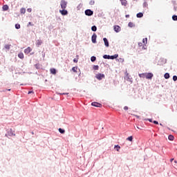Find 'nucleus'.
Listing matches in <instances>:
<instances>
[{"label": "nucleus", "mask_w": 177, "mask_h": 177, "mask_svg": "<svg viewBox=\"0 0 177 177\" xmlns=\"http://www.w3.org/2000/svg\"><path fill=\"white\" fill-rule=\"evenodd\" d=\"M73 62H74V63H78V58L77 59H73Z\"/></svg>", "instance_id": "obj_39"}, {"label": "nucleus", "mask_w": 177, "mask_h": 177, "mask_svg": "<svg viewBox=\"0 0 177 177\" xmlns=\"http://www.w3.org/2000/svg\"><path fill=\"white\" fill-rule=\"evenodd\" d=\"M172 19H173L174 21H177V15H173V16H172Z\"/></svg>", "instance_id": "obj_29"}, {"label": "nucleus", "mask_w": 177, "mask_h": 177, "mask_svg": "<svg viewBox=\"0 0 177 177\" xmlns=\"http://www.w3.org/2000/svg\"><path fill=\"white\" fill-rule=\"evenodd\" d=\"M32 26V24H31V22H29V23H28V26Z\"/></svg>", "instance_id": "obj_45"}, {"label": "nucleus", "mask_w": 177, "mask_h": 177, "mask_svg": "<svg viewBox=\"0 0 177 177\" xmlns=\"http://www.w3.org/2000/svg\"><path fill=\"white\" fill-rule=\"evenodd\" d=\"M118 57V54H115L114 55H109V59L111 60H114V59H117Z\"/></svg>", "instance_id": "obj_11"}, {"label": "nucleus", "mask_w": 177, "mask_h": 177, "mask_svg": "<svg viewBox=\"0 0 177 177\" xmlns=\"http://www.w3.org/2000/svg\"><path fill=\"white\" fill-rule=\"evenodd\" d=\"M125 75H126L125 78H127V81H131V78L129 77V73H128V72H126Z\"/></svg>", "instance_id": "obj_16"}, {"label": "nucleus", "mask_w": 177, "mask_h": 177, "mask_svg": "<svg viewBox=\"0 0 177 177\" xmlns=\"http://www.w3.org/2000/svg\"><path fill=\"white\" fill-rule=\"evenodd\" d=\"M114 149H116V150L118 151H120V149H121V147H120V145H115Z\"/></svg>", "instance_id": "obj_19"}, {"label": "nucleus", "mask_w": 177, "mask_h": 177, "mask_svg": "<svg viewBox=\"0 0 177 177\" xmlns=\"http://www.w3.org/2000/svg\"><path fill=\"white\" fill-rule=\"evenodd\" d=\"M91 106H93L94 107H102V104L94 102L91 103Z\"/></svg>", "instance_id": "obj_8"}, {"label": "nucleus", "mask_w": 177, "mask_h": 177, "mask_svg": "<svg viewBox=\"0 0 177 177\" xmlns=\"http://www.w3.org/2000/svg\"><path fill=\"white\" fill-rule=\"evenodd\" d=\"M91 30H92V31H96V30H97V28H96L95 26H93L91 27Z\"/></svg>", "instance_id": "obj_30"}, {"label": "nucleus", "mask_w": 177, "mask_h": 177, "mask_svg": "<svg viewBox=\"0 0 177 177\" xmlns=\"http://www.w3.org/2000/svg\"><path fill=\"white\" fill-rule=\"evenodd\" d=\"M59 13H61L62 16H66L68 15V12L66 9L59 10Z\"/></svg>", "instance_id": "obj_3"}, {"label": "nucleus", "mask_w": 177, "mask_h": 177, "mask_svg": "<svg viewBox=\"0 0 177 177\" xmlns=\"http://www.w3.org/2000/svg\"><path fill=\"white\" fill-rule=\"evenodd\" d=\"M103 41H104V45H105V46H106V48H109V40H107V38H106V37H104V39H103Z\"/></svg>", "instance_id": "obj_9"}, {"label": "nucleus", "mask_w": 177, "mask_h": 177, "mask_svg": "<svg viewBox=\"0 0 177 177\" xmlns=\"http://www.w3.org/2000/svg\"><path fill=\"white\" fill-rule=\"evenodd\" d=\"M145 78H147V80H151L153 78V73H145Z\"/></svg>", "instance_id": "obj_6"}, {"label": "nucleus", "mask_w": 177, "mask_h": 177, "mask_svg": "<svg viewBox=\"0 0 177 177\" xmlns=\"http://www.w3.org/2000/svg\"><path fill=\"white\" fill-rule=\"evenodd\" d=\"M174 160V158H172V159L170 160L171 162H172V160Z\"/></svg>", "instance_id": "obj_49"}, {"label": "nucleus", "mask_w": 177, "mask_h": 177, "mask_svg": "<svg viewBox=\"0 0 177 177\" xmlns=\"http://www.w3.org/2000/svg\"><path fill=\"white\" fill-rule=\"evenodd\" d=\"M28 95H30V93H34V92L33 91H28Z\"/></svg>", "instance_id": "obj_44"}, {"label": "nucleus", "mask_w": 177, "mask_h": 177, "mask_svg": "<svg viewBox=\"0 0 177 177\" xmlns=\"http://www.w3.org/2000/svg\"><path fill=\"white\" fill-rule=\"evenodd\" d=\"M50 72L51 74H53L54 75H55L56 74V69L55 68H50Z\"/></svg>", "instance_id": "obj_14"}, {"label": "nucleus", "mask_w": 177, "mask_h": 177, "mask_svg": "<svg viewBox=\"0 0 177 177\" xmlns=\"http://www.w3.org/2000/svg\"><path fill=\"white\" fill-rule=\"evenodd\" d=\"M138 46H143V44H142V43H138Z\"/></svg>", "instance_id": "obj_43"}, {"label": "nucleus", "mask_w": 177, "mask_h": 177, "mask_svg": "<svg viewBox=\"0 0 177 177\" xmlns=\"http://www.w3.org/2000/svg\"><path fill=\"white\" fill-rule=\"evenodd\" d=\"M96 38H97V35H96V34L94 33L91 37V41L93 44H96Z\"/></svg>", "instance_id": "obj_7"}, {"label": "nucleus", "mask_w": 177, "mask_h": 177, "mask_svg": "<svg viewBox=\"0 0 177 177\" xmlns=\"http://www.w3.org/2000/svg\"><path fill=\"white\" fill-rule=\"evenodd\" d=\"M103 58H104V59H110V55H104L103 56Z\"/></svg>", "instance_id": "obj_33"}, {"label": "nucleus", "mask_w": 177, "mask_h": 177, "mask_svg": "<svg viewBox=\"0 0 177 177\" xmlns=\"http://www.w3.org/2000/svg\"><path fill=\"white\" fill-rule=\"evenodd\" d=\"M153 124H156V125H158V121L154 120V121H153Z\"/></svg>", "instance_id": "obj_41"}, {"label": "nucleus", "mask_w": 177, "mask_h": 177, "mask_svg": "<svg viewBox=\"0 0 177 177\" xmlns=\"http://www.w3.org/2000/svg\"><path fill=\"white\" fill-rule=\"evenodd\" d=\"M137 17H138V18L143 17V13H142V12L138 13Z\"/></svg>", "instance_id": "obj_22"}, {"label": "nucleus", "mask_w": 177, "mask_h": 177, "mask_svg": "<svg viewBox=\"0 0 177 177\" xmlns=\"http://www.w3.org/2000/svg\"><path fill=\"white\" fill-rule=\"evenodd\" d=\"M142 42L143 44H147V38L143 39Z\"/></svg>", "instance_id": "obj_35"}, {"label": "nucleus", "mask_w": 177, "mask_h": 177, "mask_svg": "<svg viewBox=\"0 0 177 177\" xmlns=\"http://www.w3.org/2000/svg\"><path fill=\"white\" fill-rule=\"evenodd\" d=\"M168 139L169 140H174V139H175V137H174V136L172 135H169Z\"/></svg>", "instance_id": "obj_20"}, {"label": "nucleus", "mask_w": 177, "mask_h": 177, "mask_svg": "<svg viewBox=\"0 0 177 177\" xmlns=\"http://www.w3.org/2000/svg\"><path fill=\"white\" fill-rule=\"evenodd\" d=\"M31 50H32V49H31L30 47H28L26 49L24 50V53H26V55H28V53H30Z\"/></svg>", "instance_id": "obj_10"}, {"label": "nucleus", "mask_w": 177, "mask_h": 177, "mask_svg": "<svg viewBox=\"0 0 177 177\" xmlns=\"http://www.w3.org/2000/svg\"><path fill=\"white\" fill-rule=\"evenodd\" d=\"M15 28H17V30L20 29V24H15Z\"/></svg>", "instance_id": "obj_31"}, {"label": "nucleus", "mask_w": 177, "mask_h": 177, "mask_svg": "<svg viewBox=\"0 0 177 177\" xmlns=\"http://www.w3.org/2000/svg\"><path fill=\"white\" fill-rule=\"evenodd\" d=\"M6 90H3V92H5Z\"/></svg>", "instance_id": "obj_51"}, {"label": "nucleus", "mask_w": 177, "mask_h": 177, "mask_svg": "<svg viewBox=\"0 0 177 177\" xmlns=\"http://www.w3.org/2000/svg\"><path fill=\"white\" fill-rule=\"evenodd\" d=\"M20 12H21V13L24 15V13H26V8H21Z\"/></svg>", "instance_id": "obj_21"}, {"label": "nucleus", "mask_w": 177, "mask_h": 177, "mask_svg": "<svg viewBox=\"0 0 177 177\" xmlns=\"http://www.w3.org/2000/svg\"><path fill=\"white\" fill-rule=\"evenodd\" d=\"M18 57H19V59H24V54H23V53H19L18 54Z\"/></svg>", "instance_id": "obj_15"}, {"label": "nucleus", "mask_w": 177, "mask_h": 177, "mask_svg": "<svg viewBox=\"0 0 177 177\" xmlns=\"http://www.w3.org/2000/svg\"><path fill=\"white\" fill-rule=\"evenodd\" d=\"M120 2L122 6H126L127 3H128V1H127V0H120Z\"/></svg>", "instance_id": "obj_12"}, {"label": "nucleus", "mask_w": 177, "mask_h": 177, "mask_svg": "<svg viewBox=\"0 0 177 177\" xmlns=\"http://www.w3.org/2000/svg\"><path fill=\"white\" fill-rule=\"evenodd\" d=\"M31 11H32L31 8H28L27 9V12H29V13H31Z\"/></svg>", "instance_id": "obj_40"}, {"label": "nucleus", "mask_w": 177, "mask_h": 177, "mask_svg": "<svg viewBox=\"0 0 177 177\" xmlns=\"http://www.w3.org/2000/svg\"><path fill=\"white\" fill-rule=\"evenodd\" d=\"M137 129H139V127H137Z\"/></svg>", "instance_id": "obj_52"}, {"label": "nucleus", "mask_w": 177, "mask_h": 177, "mask_svg": "<svg viewBox=\"0 0 177 177\" xmlns=\"http://www.w3.org/2000/svg\"><path fill=\"white\" fill-rule=\"evenodd\" d=\"M58 131H59V132L60 133H64L66 132V131H65L64 129H61V128H59V129H58Z\"/></svg>", "instance_id": "obj_23"}, {"label": "nucleus", "mask_w": 177, "mask_h": 177, "mask_svg": "<svg viewBox=\"0 0 177 177\" xmlns=\"http://www.w3.org/2000/svg\"><path fill=\"white\" fill-rule=\"evenodd\" d=\"M89 3L90 5H95V1L91 0Z\"/></svg>", "instance_id": "obj_37"}, {"label": "nucleus", "mask_w": 177, "mask_h": 177, "mask_svg": "<svg viewBox=\"0 0 177 177\" xmlns=\"http://www.w3.org/2000/svg\"><path fill=\"white\" fill-rule=\"evenodd\" d=\"M93 15V11L91 10H85V15L86 16H92Z\"/></svg>", "instance_id": "obj_5"}, {"label": "nucleus", "mask_w": 177, "mask_h": 177, "mask_svg": "<svg viewBox=\"0 0 177 177\" xmlns=\"http://www.w3.org/2000/svg\"><path fill=\"white\" fill-rule=\"evenodd\" d=\"M8 135H10V136H13V135L15 136V131H12V129H10L8 131Z\"/></svg>", "instance_id": "obj_13"}, {"label": "nucleus", "mask_w": 177, "mask_h": 177, "mask_svg": "<svg viewBox=\"0 0 177 177\" xmlns=\"http://www.w3.org/2000/svg\"><path fill=\"white\" fill-rule=\"evenodd\" d=\"M95 78L100 81L101 80H103V78H104V74L98 73L95 75Z\"/></svg>", "instance_id": "obj_2"}, {"label": "nucleus", "mask_w": 177, "mask_h": 177, "mask_svg": "<svg viewBox=\"0 0 177 177\" xmlns=\"http://www.w3.org/2000/svg\"><path fill=\"white\" fill-rule=\"evenodd\" d=\"M165 80H168L169 78V73H167L165 74Z\"/></svg>", "instance_id": "obj_25"}, {"label": "nucleus", "mask_w": 177, "mask_h": 177, "mask_svg": "<svg viewBox=\"0 0 177 177\" xmlns=\"http://www.w3.org/2000/svg\"><path fill=\"white\" fill-rule=\"evenodd\" d=\"M62 95H68V93H64Z\"/></svg>", "instance_id": "obj_46"}, {"label": "nucleus", "mask_w": 177, "mask_h": 177, "mask_svg": "<svg viewBox=\"0 0 177 177\" xmlns=\"http://www.w3.org/2000/svg\"><path fill=\"white\" fill-rule=\"evenodd\" d=\"M91 62H96V57L95 56H93L91 57Z\"/></svg>", "instance_id": "obj_27"}, {"label": "nucleus", "mask_w": 177, "mask_h": 177, "mask_svg": "<svg viewBox=\"0 0 177 177\" xmlns=\"http://www.w3.org/2000/svg\"><path fill=\"white\" fill-rule=\"evenodd\" d=\"M149 122H151L152 121H151V119H149Z\"/></svg>", "instance_id": "obj_48"}, {"label": "nucleus", "mask_w": 177, "mask_h": 177, "mask_svg": "<svg viewBox=\"0 0 177 177\" xmlns=\"http://www.w3.org/2000/svg\"><path fill=\"white\" fill-rule=\"evenodd\" d=\"M77 67H73L72 68V71H73V73H77Z\"/></svg>", "instance_id": "obj_34"}, {"label": "nucleus", "mask_w": 177, "mask_h": 177, "mask_svg": "<svg viewBox=\"0 0 177 177\" xmlns=\"http://www.w3.org/2000/svg\"><path fill=\"white\" fill-rule=\"evenodd\" d=\"M62 9H66L67 8V1L62 0L60 2Z\"/></svg>", "instance_id": "obj_1"}, {"label": "nucleus", "mask_w": 177, "mask_h": 177, "mask_svg": "<svg viewBox=\"0 0 177 177\" xmlns=\"http://www.w3.org/2000/svg\"><path fill=\"white\" fill-rule=\"evenodd\" d=\"M36 44H37V46H39L40 45H42V41L37 40Z\"/></svg>", "instance_id": "obj_18"}, {"label": "nucleus", "mask_w": 177, "mask_h": 177, "mask_svg": "<svg viewBox=\"0 0 177 177\" xmlns=\"http://www.w3.org/2000/svg\"><path fill=\"white\" fill-rule=\"evenodd\" d=\"M8 91H10V89H8Z\"/></svg>", "instance_id": "obj_53"}, {"label": "nucleus", "mask_w": 177, "mask_h": 177, "mask_svg": "<svg viewBox=\"0 0 177 177\" xmlns=\"http://www.w3.org/2000/svg\"><path fill=\"white\" fill-rule=\"evenodd\" d=\"M8 9H9V6H8V5H5L3 6V10H8Z\"/></svg>", "instance_id": "obj_24"}, {"label": "nucleus", "mask_w": 177, "mask_h": 177, "mask_svg": "<svg viewBox=\"0 0 177 177\" xmlns=\"http://www.w3.org/2000/svg\"><path fill=\"white\" fill-rule=\"evenodd\" d=\"M113 30L115 32H120V31H121V27L118 25H115L113 26Z\"/></svg>", "instance_id": "obj_4"}, {"label": "nucleus", "mask_w": 177, "mask_h": 177, "mask_svg": "<svg viewBox=\"0 0 177 177\" xmlns=\"http://www.w3.org/2000/svg\"><path fill=\"white\" fill-rule=\"evenodd\" d=\"M32 135H34V132H32Z\"/></svg>", "instance_id": "obj_50"}, {"label": "nucleus", "mask_w": 177, "mask_h": 177, "mask_svg": "<svg viewBox=\"0 0 177 177\" xmlns=\"http://www.w3.org/2000/svg\"><path fill=\"white\" fill-rule=\"evenodd\" d=\"M128 26L129 27H131V28L135 27V24H133V23L132 22H129Z\"/></svg>", "instance_id": "obj_26"}, {"label": "nucleus", "mask_w": 177, "mask_h": 177, "mask_svg": "<svg viewBox=\"0 0 177 177\" xmlns=\"http://www.w3.org/2000/svg\"><path fill=\"white\" fill-rule=\"evenodd\" d=\"M138 75L140 78H146V73H140Z\"/></svg>", "instance_id": "obj_17"}, {"label": "nucleus", "mask_w": 177, "mask_h": 177, "mask_svg": "<svg viewBox=\"0 0 177 177\" xmlns=\"http://www.w3.org/2000/svg\"><path fill=\"white\" fill-rule=\"evenodd\" d=\"M6 49H10V45L7 44L5 46Z\"/></svg>", "instance_id": "obj_36"}, {"label": "nucleus", "mask_w": 177, "mask_h": 177, "mask_svg": "<svg viewBox=\"0 0 177 177\" xmlns=\"http://www.w3.org/2000/svg\"><path fill=\"white\" fill-rule=\"evenodd\" d=\"M93 70H99V66L97 65H95L93 67Z\"/></svg>", "instance_id": "obj_32"}, {"label": "nucleus", "mask_w": 177, "mask_h": 177, "mask_svg": "<svg viewBox=\"0 0 177 177\" xmlns=\"http://www.w3.org/2000/svg\"><path fill=\"white\" fill-rule=\"evenodd\" d=\"M173 80L177 81V76L176 75L173 76Z\"/></svg>", "instance_id": "obj_38"}, {"label": "nucleus", "mask_w": 177, "mask_h": 177, "mask_svg": "<svg viewBox=\"0 0 177 177\" xmlns=\"http://www.w3.org/2000/svg\"><path fill=\"white\" fill-rule=\"evenodd\" d=\"M126 17H127V18L129 17V15H126Z\"/></svg>", "instance_id": "obj_47"}, {"label": "nucleus", "mask_w": 177, "mask_h": 177, "mask_svg": "<svg viewBox=\"0 0 177 177\" xmlns=\"http://www.w3.org/2000/svg\"><path fill=\"white\" fill-rule=\"evenodd\" d=\"M133 140V138L132 136H129L127 138V140H129V142H132Z\"/></svg>", "instance_id": "obj_28"}, {"label": "nucleus", "mask_w": 177, "mask_h": 177, "mask_svg": "<svg viewBox=\"0 0 177 177\" xmlns=\"http://www.w3.org/2000/svg\"><path fill=\"white\" fill-rule=\"evenodd\" d=\"M128 109H129V108H128L127 106H125L124 107V110H126V111H127V110H128Z\"/></svg>", "instance_id": "obj_42"}]
</instances>
